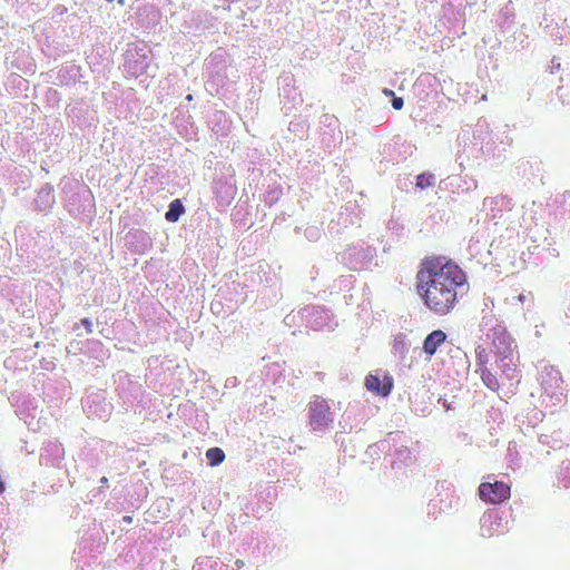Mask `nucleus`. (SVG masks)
Instances as JSON below:
<instances>
[{
  "label": "nucleus",
  "mask_w": 570,
  "mask_h": 570,
  "mask_svg": "<svg viewBox=\"0 0 570 570\" xmlns=\"http://www.w3.org/2000/svg\"><path fill=\"white\" fill-rule=\"evenodd\" d=\"M417 291L423 295L426 306L439 314L449 313L458 301L459 293L465 287V275L452 263L426 264L417 273Z\"/></svg>",
  "instance_id": "obj_1"
},
{
  "label": "nucleus",
  "mask_w": 570,
  "mask_h": 570,
  "mask_svg": "<svg viewBox=\"0 0 570 570\" xmlns=\"http://www.w3.org/2000/svg\"><path fill=\"white\" fill-rule=\"evenodd\" d=\"M493 523H495V520H493V515L492 514H489V515H484L482 518V535L484 537H491L493 535L494 533L490 530H485V525L489 524L490 527L493 525Z\"/></svg>",
  "instance_id": "obj_9"
},
{
  "label": "nucleus",
  "mask_w": 570,
  "mask_h": 570,
  "mask_svg": "<svg viewBox=\"0 0 570 570\" xmlns=\"http://www.w3.org/2000/svg\"><path fill=\"white\" fill-rule=\"evenodd\" d=\"M184 212H185V207L181 204L180 199H174L169 204V209L165 214V218L168 222L175 223L179 219V217L184 214Z\"/></svg>",
  "instance_id": "obj_6"
},
{
  "label": "nucleus",
  "mask_w": 570,
  "mask_h": 570,
  "mask_svg": "<svg viewBox=\"0 0 570 570\" xmlns=\"http://www.w3.org/2000/svg\"><path fill=\"white\" fill-rule=\"evenodd\" d=\"M392 106L394 109L400 110L403 107V99L400 97H393Z\"/></svg>",
  "instance_id": "obj_11"
},
{
  "label": "nucleus",
  "mask_w": 570,
  "mask_h": 570,
  "mask_svg": "<svg viewBox=\"0 0 570 570\" xmlns=\"http://www.w3.org/2000/svg\"><path fill=\"white\" fill-rule=\"evenodd\" d=\"M193 99V96L191 95H188L187 96V100H191Z\"/></svg>",
  "instance_id": "obj_17"
},
{
  "label": "nucleus",
  "mask_w": 570,
  "mask_h": 570,
  "mask_svg": "<svg viewBox=\"0 0 570 570\" xmlns=\"http://www.w3.org/2000/svg\"><path fill=\"white\" fill-rule=\"evenodd\" d=\"M118 3L119 4H124V0H118Z\"/></svg>",
  "instance_id": "obj_18"
},
{
  "label": "nucleus",
  "mask_w": 570,
  "mask_h": 570,
  "mask_svg": "<svg viewBox=\"0 0 570 570\" xmlns=\"http://www.w3.org/2000/svg\"><path fill=\"white\" fill-rule=\"evenodd\" d=\"M446 335L441 330L430 333L423 343V350L426 354L433 355L436 348L445 341Z\"/></svg>",
  "instance_id": "obj_5"
},
{
  "label": "nucleus",
  "mask_w": 570,
  "mask_h": 570,
  "mask_svg": "<svg viewBox=\"0 0 570 570\" xmlns=\"http://www.w3.org/2000/svg\"><path fill=\"white\" fill-rule=\"evenodd\" d=\"M122 520H124L125 522L130 523V522L132 521V518H131L130 515H125V517L122 518Z\"/></svg>",
  "instance_id": "obj_14"
},
{
  "label": "nucleus",
  "mask_w": 570,
  "mask_h": 570,
  "mask_svg": "<svg viewBox=\"0 0 570 570\" xmlns=\"http://www.w3.org/2000/svg\"><path fill=\"white\" fill-rule=\"evenodd\" d=\"M107 2H112L114 0H106Z\"/></svg>",
  "instance_id": "obj_19"
},
{
  "label": "nucleus",
  "mask_w": 570,
  "mask_h": 570,
  "mask_svg": "<svg viewBox=\"0 0 570 570\" xmlns=\"http://www.w3.org/2000/svg\"><path fill=\"white\" fill-rule=\"evenodd\" d=\"M80 323H81V325L85 327V330H86V332H87L88 334L92 333V331H94V328H92V323H91V321H90L89 318H86V317H85V318H82V320L80 321Z\"/></svg>",
  "instance_id": "obj_10"
},
{
  "label": "nucleus",
  "mask_w": 570,
  "mask_h": 570,
  "mask_svg": "<svg viewBox=\"0 0 570 570\" xmlns=\"http://www.w3.org/2000/svg\"><path fill=\"white\" fill-rule=\"evenodd\" d=\"M365 386L368 391H372L379 395L386 396L390 394L392 390V380L390 377H384V381L381 382L380 377L377 375L370 374L365 379Z\"/></svg>",
  "instance_id": "obj_4"
},
{
  "label": "nucleus",
  "mask_w": 570,
  "mask_h": 570,
  "mask_svg": "<svg viewBox=\"0 0 570 570\" xmlns=\"http://www.w3.org/2000/svg\"><path fill=\"white\" fill-rule=\"evenodd\" d=\"M108 482V479L106 476H102L101 480H100V483L101 484H107Z\"/></svg>",
  "instance_id": "obj_16"
},
{
  "label": "nucleus",
  "mask_w": 570,
  "mask_h": 570,
  "mask_svg": "<svg viewBox=\"0 0 570 570\" xmlns=\"http://www.w3.org/2000/svg\"><path fill=\"white\" fill-rule=\"evenodd\" d=\"M479 495L483 501L497 504L509 498L510 488L504 482H484L479 487Z\"/></svg>",
  "instance_id": "obj_3"
},
{
  "label": "nucleus",
  "mask_w": 570,
  "mask_h": 570,
  "mask_svg": "<svg viewBox=\"0 0 570 570\" xmlns=\"http://www.w3.org/2000/svg\"><path fill=\"white\" fill-rule=\"evenodd\" d=\"M434 181L435 176L430 173H423L416 177V186L421 189L432 186Z\"/></svg>",
  "instance_id": "obj_8"
},
{
  "label": "nucleus",
  "mask_w": 570,
  "mask_h": 570,
  "mask_svg": "<svg viewBox=\"0 0 570 570\" xmlns=\"http://www.w3.org/2000/svg\"><path fill=\"white\" fill-rule=\"evenodd\" d=\"M206 459L210 466H216L225 460V453L220 448H210L206 451Z\"/></svg>",
  "instance_id": "obj_7"
},
{
  "label": "nucleus",
  "mask_w": 570,
  "mask_h": 570,
  "mask_svg": "<svg viewBox=\"0 0 570 570\" xmlns=\"http://www.w3.org/2000/svg\"><path fill=\"white\" fill-rule=\"evenodd\" d=\"M383 94H384L385 96H394V92H393L392 90H390V89H384V90H383Z\"/></svg>",
  "instance_id": "obj_13"
},
{
  "label": "nucleus",
  "mask_w": 570,
  "mask_h": 570,
  "mask_svg": "<svg viewBox=\"0 0 570 570\" xmlns=\"http://www.w3.org/2000/svg\"><path fill=\"white\" fill-rule=\"evenodd\" d=\"M517 298H518V301H519L520 303H523V302H524V299H525V296H524L523 294H520V295H518V297H517Z\"/></svg>",
  "instance_id": "obj_15"
},
{
  "label": "nucleus",
  "mask_w": 570,
  "mask_h": 570,
  "mask_svg": "<svg viewBox=\"0 0 570 570\" xmlns=\"http://www.w3.org/2000/svg\"><path fill=\"white\" fill-rule=\"evenodd\" d=\"M309 423L314 431H323L333 423V414L325 400H315L309 403Z\"/></svg>",
  "instance_id": "obj_2"
},
{
  "label": "nucleus",
  "mask_w": 570,
  "mask_h": 570,
  "mask_svg": "<svg viewBox=\"0 0 570 570\" xmlns=\"http://www.w3.org/2000/svg\"><path fill=\"white\" fill-rule=\"evenodd\" d=\"M482 380L483 382L489 386V387H492V384H493V376L491 375V373H487L482 375Z\"/></svg>",
  "instance_id": "obj_12"
}]
</instances>
